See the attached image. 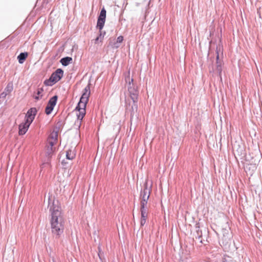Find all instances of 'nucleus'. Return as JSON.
Wrapping results in <instances>:
<instances>
[{
    "label": "nucleus",
    "instance_id": "nucleus-1",
    "mask_svg": "<svg viewBox=\"0 0 262 262\" xmlns=\"http://www.w3.org/2000/svg\"><path fill=\"white\" fill-rule=\"evenodd\" d=\"M49 206L51 212L50 224L51 231L54 236L59 237L64 229V221L61 215V207L58 201H52L49 198Z\"/></svg>",
    "mask_w": 262,
    "mask_h": 262
},
{
    "label": "nucleus",
    "instance_id": "nucleus-2",
    "mask_svg": "<svg viewBox=\"0 0 262 262\" xmlns=\"http://www.w3.org/2000/svg\"><path fill=\"white\" fill-rule=\"evenodd\" d=\"M125 81L128 83V91L129 94L130 98L132 100V104L129 103L128 106L126 104V108L130 112L131 119L134 116H136L138 111V100L139 92L137 88L133 83V79L130 78L129 76L125 77Z\"/></svg>",
    "mask_w": 262,
    "mask_h": 262
},
{
    "label": "nucleus",
    "instance_id": "nucleus-3",
    "mask_svg": "<svg viewBox=\"0 0 262 262\" xmlns=\"http://www.w3.org/2000/svg\"><path fill=\"white\" fill-rule=\"evenodd\" d=\"M90 95V86L86 85L83 90L80 101L75 108L77 116V123L79 127L84 116L85 115V107Z\"/></svg>",
    "mask_w": 262,
    "mask_h": 262
},
{
    "label": "nucleus",
    "instance_id": "nucleus-4",
    "mask_svg": "<svg viewBox=\"0 0 262 262\" xmlns=\"http://www.w3.org/2000/svg\"><path fill=\"white\" fill-rule=\"evenodd\" d=\"M63 70L61 69H58L55 72L52 74L49 79L46 80L44 81V84L48 86L53 85L61 79L63 76Z\"/></svg>",
    "mask_w": 262,
    "mask_h": 262
},
{
    "label": "nucleus",
    "instance_id": "nucleus-5",
    "mask_svg": "<svg viewBox=\"0 0 262 262\" xmlns=\"http://www.w3.org/2000/svg\"><path fill=\"white\" fill-rule=\"evenodd\" d=\"M150 194V190L147 187V183L145 184L143 190H141L140 195L141 197V208H146L149 195Z\"/></svg>",
    "mask_w": 262,
    "mask_h": 262
},
{
    "label": "nucleus",
    "instance_id": "nucleus-6",
    "mask_svg": "<svg viewBox=\"0 0 262 262\" xmlns=\"http://www.w3.org/2000/svg\"><path fill=\"white\" fill-rule=\"evenodd\" d=\"M221 50V47L220 46H217L216 47V72L219 74L221 79H222L221 77V73L222 71V61L221 60H220L219 59V51Z\"/></svg>",
    "mask_w": 262,
    "mask_h": 262
},
{
    "label": "nucleus",
    "instance_id": "nucleus-7",
    "mask_svg": "<svg viewBox=\"0 0 262 262\" xmlns=\"http://www.w3.org/2000/svg\"><path fill=\"white\" fill-rule=\"evenodd\" d=\"M37 113V110L35 107H32L28 110L26 115V121L32 123Z\"/></svg>",
    "mask_w": 262,
    "mask_h": 262
},
{
    "label": "nucleus",
    "instance_id": "nucleus-8",
    "mask_svg": "<svg viewBox=\"0 0 262 262\" xmlns=\"http://www.w3.org/2000/svg\"><path fill=\"white\" fill-rule=\"evenodd\" d=\"M31 124V123L25 121V123H22L19 125V135H24Z\"/></svg>",
    "mask_w": 262,
    "mask_h": 262
},
{
    "label": "nucleus",
    "instance_id": "nucleus-9",
    "mask_svg": "<svg viewBox=\"0 0 262 262\" xmlns=\"http://www.w3.org/2000/svg\"><path fill=\"white\" fill-rule=\"evenodd\" d=\"M141 221L140 225L143 226L146 223V220L147 217V210L146 208H141Z\"/></svg>",
    "mask_w": 262,
    "mask_h": 262
},
{
    "label": "nucleus",
    "instance_id": "nucleus-10",
    "mask_svg": "<svg viewBox=\"0 0 262 262\" xmlns=\"http://www.w3.org/2000/svg\"><path fill=\"white\" fill-rule=\"evenodd\" d=\"M123 40V37L122 36H119L117 37L116 41L114 43L110 42V45L113 48L117 49L119 47V44L121 43Z\"/></svg>",
    "mask_w": 262,
    "mask_h": 262
},
{
    "label": "nucleus",
    "instance_id": "nucleus-11",
    "mask_svg": "<svg viewBox=\"0 0 262 262\" xmlns=\"http://www.w3.org/2000/svg\"><path fill=\"white\" fill-rule=\"evenodd\" d=\"M43 88H38L37 90V92L34 93V95L33 96L34 98L36 100L41 99L43 96Z\"/></svg>",
    "mask_w": 262,
    "mask_h": 262
},
{
    "label": "nucleus",
    "instance_id": "nucleus-12",
    "mask_svg": "<svg viewBox=\"0 0 262 262\" xmlns=\"http://www.w3.org/2000/svg\"><path fill=\"white\" fill-rule=\"evenodd\" d=\"M54 135L55 137L53 136V134L51 135L50 139L48 140V143L49 144V146L51 147V151H52V147L54 145L55 142L56 141L57 138V135L56 133L54 134Z\"/></svg>",
    "mask_w": 262,
    "mask_h": 262
},
{
    "label": "nucleus",
    "instance_id": "nucleus-13",
    "mask_svg": "<svg viewBox=\"0 0 262 262\" xmlns=\"http://www.w3.org/2000/svg\"><path fill=\"white\" fill-rule=\"evenodd\" d=\"M57 100V96L56 95L54 96L51 98L48 103L47 106L53 110L55 105L56 104Z\"/></svg>",
    "mask_w": 262,
    "mask_h": 262
},
{
    "label": "nucleus",
    "instance_id": "nucleus-14",
    "mask_svg": "<svg viewBox=\"0 0 262 262\" xmlns=\"http://www.w3.org/2000/svg\"><path fill=\"white\" fill-rule=\"evenodd\" d=\"M27 52H23L19 54L17 56V59L19 63H23L25 59L28 56Z\"/></svg>",
    "mask_w": 262,
    "mask_h": 262
},
{
    "label": "nucleus",
    "instance_id": "nucleus-15",
    "mask_svg": "<svg viewBox=\"0 0 262 262\" xmlns=\"http://www.w3.org/2000/svg\"><path fill=\"white\" fill-rule=\"evenodd\" d=\"M72 61V58L71 57H66L61 59L60 62L63 66H67Z\"/></svg>",
    "mask_w": 262,
    "mask_h": 262
},
{
    "label": "nucleus",
    "instance_id": "nucleus-16",
    "mask_svg": "<svg viewBox=\"0 0 262 262\" xmlns=\"http://www.w3.org/2000/svg\"><path fill=\"white\" fill-rule=\"evenodd\" d=\"M75 157V153L74 152V150L70 149H69L66 153V157L67 159L68 160H72Z\"/></svg>",
    "mask_w": 262,
    "mask_h": 262
},
{
    "label": "nucleus",
    "instance_id": "nucleus-17",
    "mask_svg": "<svg viewBox=\"0 0 262 262\" xmlns=\"http://www.w3.org/2000/svg\"><path fill=\"white\" fill-rule=\"evenodd\" d=\"M196 234L195 236V238L196 239H198V241H199V242L200 243L203 244V242L202 239V231L200 230L199 227H198V229L196 230Z\"/></svg>",
    "mask_w": 262,
    "mask_h": 262
},
{
    "label": "nucleus",
    "instance_id": "nucleus-18",
    "mask_svg": "<svg viewBox=\"0 0 262 262\" xmlns=\"http://www.w3.org/2000/svg\"><path fill=\"white\" fill-rule=\"evenodd\" d=\"M105 20H103L101 19H98L97 23V27L99 29V31H101L102 29L104 23H105Z\"/></svg>",
    "mask_w": 262,
    "mask_h": 262
},
{
    "label": "nucleus",
    "instance_id": "nucleus-19",
    "mask_svg": "<svg viewBox=\"0 0 262 262\" xmlns=\"http://www.w3.org/2000/svg\"><path fill=\"white\" fill-rule=\"evenodd\" d=\"M106 13V10H105V9L104 8H102L100 11V15H99L98 19L101 18L102 19L105 20Z\"/></svg>",
    "mask_w": 262,
    "mask_h": 262
},
{
    "label": "nucleus",
    "instance_id": "nucleus-20",
    "mask_svg": "<svg viewBox=\"0 0 262 262\" xmlns=\"http://www.w3.org/2000/svg\"><path fill=\"white\" fill-rule=\"evenodd\" d=\"M13 84L12 83H8L7 85L6 88L5 89L4 92H6L8 93V95L10 94L13 90Z\"/></svg>",
    "mask_w": 262,
    "mask_h": 262
},
{
    "label": "nucleus",
    "instance_id": "nucleus-21",
    "mask_svg": "<svg viewBox=\"0 0 262 262\" xmlns=\"http://www.w3.org/2000/svg\"><path fill=\"white\" fill-rule=\"evenodd\" d=\"M104 35H102L101 31H100L99 35L95 39V43H98L99 41L101 42L103 39Z\"/></svg>",
    "mask_w": 262,
    "mask_h": 262
},
{
    "label": "nucleus",
    "instance_id": "nucleus-22",
    "mask_svg": "<svg viewBox=\"0 0 262 262\" xmlns=\"http://www.w3.org/2000/svg\"><path fill=\"white\" fill-rule=\"evenodd\" d=\"M53 110L49 107V106H48L47 105L46 107V109H45V112H46V114L47 115H49L51 113V112H52Z\"/></svg>",
    "mask_w": 262,
    "mask_h": 262
},
{
    "label": "nucleus",
    "instance_id": "nucleus-23",
    "mask_svg": "<svg viewBox=\"0 0 262 262\" xmlns=\"http://www.w3.org/2000/svg\"><path fill=\"white\" fill-rule=\"evenodd\" d=\"M52 151H53V150L51 151V147L48 146V148H47V154L49 155L50 154H51L52 153Z\"/></svg>",
    "mask_w": 262,
    "mask_h": 262
},
{
    "label": "nucleus",
    "instance_id": "nucleus-24",
    "mask_svg": "<svg viewBox=\"0 0 262 262\" xmlns=\"http://www.w3.org/2000/svg\"><path fill=\"white\" fill-rule=\"evenodd\" d=\"M98 255H99V257H100V258H101V256H100V254H98Z\"/></svg>",
    "mask_w": 262,
    "mask_h": 262
}]
</instances>
